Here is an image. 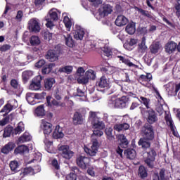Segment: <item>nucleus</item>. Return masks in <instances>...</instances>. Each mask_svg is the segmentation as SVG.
<instances>
[{"label": "nucleus", "instance_id": "obj_45", "mask_svg": "<svg viewBox=\"0 0 180 180\" xmlns=\"http://www.w3.org/2000/svg\"><path fill=\"white\" fill-rule=\"evenodd\" d=\"M31 140L32 136L26 133L23 134V135L18 139L20 143H26V141H30Z\"/></svg>", "mask_w": 180, "mask_h": 180}, {"label": "nucleus", "instance_id": "obj_14", "mask_svg": "<svg viewBox=\"0 0 180 180\" xmlns=\"http://www.w3.org/2000/svg\"><path fill=\"white\" fill-rule=\"evenodd\" d=\"M15 147H16V144H15V143L8 142L7 144L2 147L1 149V153H2V154L8 155L11 151H13Z\"/></svg>", "mask_w": 180, "mask_h": 180}, {"label": "nucleus", "instance_id": "obj_46", "mask_svg": "<svg viewBox=\"0 0 180 180\" xmlns=\"http://www.w3.org/2000/svg\"><path fill=\"white\" fill-rule=\"evenodd\" d=\"M12 110H13V105H12L11 103H8L1 110V112L4 113L5 112L6 113H9V112H12Z\"/></svg>", "mask_w": 180, "mask_h": 180}, {"label": "nucleus", "instance_id": "obj_21", "mask_svg": "<svg viewBox=\"0 0 180 180\" xmlns=\"http://www.w3.org/2000/svg\"><path fill=\"white\" fill-rule=\"evenodd\" d=\"M84 36L85 31H84V29L81 28V27H79V28L75 30L74 39L76 40H82Z\"/></svg>", "mask_w": 180, "mask_h": 180}, {"label": "nucleus", "instance_id": "obj_64", "mask_svg": "<svg viewBox=\"0 0 180 180\" xmlns=\"http://www.w3.org/2000/svg\"><path fill=\"white\" fill-rule=\"evenodd\" d=\"M144 62L147 64V65H151V61L153 59L148 58L147 55L143 56Z\"/></svg>", "mask_w": 180, "mask_h": 180}, {"label": "nucleus", "instance_id": "obj_23", "mask_svg": "<svg viewBox=\"0 0 180 180\" xmlns=\"http://www.w3.org/2000/svg\"><path fill=\"white\" fill-rule=\"evenodd\" d=\"M148 47L147 45H146V37H143L141 42L138 44V53H141V54H144L146 51H147Z\"/></svg>", "mask_w": 180, "mask_h": 180}, {"label": "nucleus", "instance_id": "obj_2", "mask_svg": "<svg viewBox=\"0 0 180 180\" xmlns=\"http://www.w3.org/2000/svg\"><path fill=\"white\" fill-rule=\"evenodd\" d=\"M89 120L93 124L94 130L93 131L94 136L96 137H101L103 136V129H105V123L102 121V118L98 116L96 112L90 111L89 112Z\"/></svg>", "mask_w": 180, "mask_h": 180}, {"label": "nucleus", "instance_id": "obj_34", "mask_svg": "<svg viewBox=\"0 0 180 180\" xmlns=\"http://www.w3.org/2000/svg\"><path fill=\"white\" fill-rule=\"evenodd\" d=\"M33 75V72L30 70H26L22 72V82L24 84H26L29 79H30V77Z\"/></svg>", "mask_w": 180, "mask_h": 180}, {"label": "nucleus", "instance_id": "obj_29", "mask_svg": "<svg viewBox=\"0 0 180 180\" xmlns=\"http://www.w3.org/2000/svg\"><path fill=\"white\" fill-rule=\"evenodd\" d=\"M84 152L90 155L91 157H95L96 155V153H98V149L93 148H88L87 146H84Z\"/></svg>", "mask_w": 180, "mask_h": 180}, {"label": "nucleus", "instance_id": "obj_7", "mask_svg": "<svg viewBox=\"0 0 180 180\" xmlns=\"http://www.w3.org/2000/svg\"><path fill=\"white\" fill-rule=\"evenodd\" d=\"M41 79L42 78L40 75L34 77L30 84V89H31V91H38V89H40L41 88Z\"/></svg>", "mask_w": 180, "mask_h": 180}, {"label": "nucleus", "instance_id": "obj_58", "mask_svg": "<svg viewBox=\"0 0 180 180\" xmlns=\"http://www.w3.org/2000/svg\"><path fill=\"white\" fill-rule=\"evenodd\" d=\"M51 165L55 168V169H60V165L58 164V161L57 159H53L51 161Z\"/></svg>", "mask_w": 180, "mask_h": 180}, {"label": "nucleus", "instance_id": "obj_1", "mask_svg": "<svg viewBox=\"0 0 180 180\" xmlns=\"http://www.w3.org/2000/svg\"><path fill=\"white\" fill-rule=\"evenodd\" d=\"M141 138L138 141V146L141 147L142 150H148L151 147V143L155 139V131L154 127L150 124H145L141 129Z\"/></svg>", "mask_w": 180, "mask_h": 180}, {"label": "nucleus", "instance_id": "obj_59", "mask_svg": "<svg viewBox=\"0 0 180 180\" xmlns=\"http://www.w3.org/2000/svg\"><path fill=\"white\" fill-rule=\"evenodd\" d=\"M44 37L45 40H51L53 39V34L46 31L44 34Z\"/></svg>", "mask_w": 180, "mask_h": 180}, {"label": "nucleus", "instance_id": "obj_27", "mask_svg": "<svg viewBox=\"0 0 180 180\" xmlns=\"http://www.w3.org/2000/svg\"><path fill=\"white\" fill-rule=\"evenodd\" d=\"M46 103H47L46 105L49 106V108H51L53 105L61 106V102H58L56 99H53L51 101V96H46Z\"/></svg>", "mask_w": 180, "mask_h": 180}, {"label": "nucleus", "instance_id": "obj_44", "mask_svg": "<svg viewBox=\"0 0 180 180\" xmlns=\"http://www.w3.org/2000/svg\"><path fill=\"white\" fill-rule=\"evenodd\" d=\"M167 172V170L165 168L160 169L159 172V176L160 178V180H169V176L165 174Z\"/></svg>", "mask_w": 180, "mask_h": 180}, {"label": "nucleus", "instance_id": "obj_60", "mask_svg": "<svg viewBox=\"0 0 180 180\" xmlns=\"http://www.w3.org/2000/svg\"><path fill=\"white\" fill-rule=\"evenodd\" d=\"M35 96V99H44V98L46 97V93L45 92H42V93H36L34 94Z\"/></svg>", "mask_w": 180, "mask_h": 180}, {"label": "nucleus", "instance_id": "obj_53", "mask_svg": "<svg viewBox=\"0 0 180 180\" xmlns=\"http://www.w3.org/2000/svg\"><path fill=\"white\" fill-rule=\"evenodd\" d=\"M73 68L72 66H65L59 69L60 72H66V74H70L72 72Z\"/></svg>", "mask_w": 180, "mask_h": 180}, {"label": "nucleus", "instance_id": "obj_63", "mask_svg": "<svg viewBox=\"0 0 180 180\" xmlns=\"http://www.w3.org/2000/svg\"><path fill=\"white\" fill-rule=\"evenodd\" d=\"M103 51L104 53V56H106V57H110V56H112V51L108 48H104Z\"/></svg>", "mask_w": 180, "mask_h": 180}, {"label": "nucleus", "instance_id": "obj_56", "mask_svg": "<svg viewBox=\"0 0 180 180\" xmlns=\"http://www.w3.org/2000/svg\"><path fill=\"white\" fill-rule=\"evenodd\" d=\"M72 174H75L77 176V175H79L81 174V171L79 170V168L77 166H73L71 167Z\"/></svg>", "mask_w": 180, "mask_h": 180}, {"label": "nucleus", "instance_id": "obj_25", "mask_svg": "<svg viewBox=\"0 0 180 180\" xmlns=\"http://www.w3.org/2000/svg\"><path fill=\"white\" fill-rule=\"evenodd\" d=\"M138 176L141 179H146L148 176V173L147 172V169L143 165L140 166L138 169Z\"/></svg>", "mask_w": 180, "mask_h": 180}, {"label": "nucleus", "instance_id": "obj_48", "mask_svg": "<svg viewBox=\"0 0 180 180\" xmlns=\"http://www.w3.org/2000/svg\"><path fill=\"white\" fill-rule=\"evenodd\" d=\"M138 12H139L140 14L142 15V16H146V18H148L149 19H153V15L150 14V12L148 11L143 10V8H137Z\"/></svg>", "mask_w": 180, "mask_h": 180}, {"label": "nucleus", "instance_id": "obj_3", "mask_svg": "<svg viewBox=\"0 0 180 180\" xmlns=\"http://www.w3.org/2000/svg\"><path fill=\"white\" fill-rule=\"evenodd\" d=\"M141 115L143 116V117L146 118V122L148 124H154L156 122L158 121V117H157V112L153 110V108H147L144 107H139Z\"/></svg>", "mask_w": 180, "mask_h": 180}, {"label": "nucleus", "instance_id": "obj_57", "mask_svg": "<svg viewBox=\"0 0 180 180\" xmlns=\"http://www.w3.org/2000/svg\"><path fill=\"white\" fill-rule=\"evenodd\" d=\"M11 85L14 89H18L19 88V83L18 82V80L15 79H11Z\"/></svg>", "mask_w": 180, "mask_h": 180}, {"label": "nucleus", "instance_id": "obj_9", "mask_svg": "<svg viewBox=\"0 0 180 180\" xmlns=\"http://www.w3.org/2000/svg\"><path fill=\"white\" fill-rule=\"evenodd\" d=\"M41 129L45 136H49L53 131V124L48 122L46 120H41Z\"/></svg>", "mask_w": 180, "mask_h": 180}, {"label": "nucleus", "instance_id": "obj_6", "mask_svg": "<svg viewBox=\"0 0 180 180\" xmlns=\"http://www.w3.org/2000/svg\"><path fill=\"white\" fill-rule=\"evenodd\" d=\"M129 98L126 96H122L120 98H117L112 102V105L115 109H124V108L127 107V103H129Z\"/></svg>", "mask_w": 180, "mask_h": 180}, {"label": "nucleus", "instance_id": "obj_11", "mask_svg": "<svg viewBox=\"0 0 180 180\" xmlns=\"http://www.w3.org/2000/svg\"><path fill=\"white\" fill-rule=\"evenodd\" d=\"M113 11L112 6L110 4H103L101 8V11H100L101 18H105L108 16Z\"/></svg>", "mask_w": 180, "mask_h": 180}, {"label": "nucleus", "instance_id": "obj_42", "mask_svg": "<svg viewBox=\"0 0 180 180\" xmlns=\"http://www.w3.org/2000/svg\"><path fill=\"white\" fill-rule=\"evenodd\" d=\"M63 23L68 32L71 30V26H72V22H71V19L68 18V16H65L63 18Z\"/></svg>", "mask_w": 180, "mask_h": 180}, {"label": "nucleus", "instance_id": "obj_28", "mask_svg": "<svg viewBox=\"0 0 180 180\" xmlns=\"http://www.w3.org/2000/svg\"><path fill=\"white\" fill-rule=\"evenodd\" d=\"M130 125L127 123L116 124L114 125V130L116 131H122V130H129Z\"/></svg>", "mask_w": 180, "mask_h": 180}, {"label": "nucleus", "instance_id": "obj_4", "mask_svg": "<svg viewBox=\"0 0 180 180\" xmlns=\"http://www.w3.org/2000/svg\"><path fill=\"white\" fill-rule=\"evenodd\" d=\"M147 157L145 159V164L147 167L153 169L154 168V162H155V157H157V152L154 148H150L149 152H147Z\"/></svg>", "mask_w": 180, "mask_h": 180}, {"label": "nucleus", "instance_id": "obj_22", "mask_svg": "<svg viewBox=\"0 0 180 180\" xmlns=\"http://www.w3.org/2000/svg\"><path fill=\"white\" fill-rule=\"evenodd\" d=\"M124 155L129 160H134L136 158V150L133 148H127L124 151Z\"/></svg>", "mask_w": 180, "mask_h": 180}, {"label": "nucleus", "instance_id": "obj_12", "mask_svg": "<svg viewBox=\"0 0 180 180\" xmlns=\"http://www.w3.org/2000/svg\"><path fill=\"white\" fill-rule=\"evenodd\" d=\"M28 27L32 32L39 33L40 32V25L36 19H31L28 23Z\"/></svg>", "mask_w": 180, "mask_h": 180}, {"label": "nucleus", "instance_id": "obj_30", "mask_svg": "<svg viewBox=\"0 0 180 180\" xmlns=\"http://www.w3.org/2000/svg\"><path fill=\"white\" fill-rule=\"evenodd\" d=\"M26 100L30 103V105H36L37 102L36 97L34 96V93H27L26 94Z\"/></svg>", "mask_w": 180, "mask_h": 180}, {"label": "nucleus", "instance_id": "obj_33", "mask_svg": "<svg viewBox=\"0 0 180 180\" xmlns=\"http://www.w3.org/2000/svg\"><path fill=\"white\" fill-rule=\"evenodd\" d=\"M125 30L129 34H134V33H136V24L134 22L129 23Z\"/></svg>", "mask_w": 180, "mask_h": 180}, {"label": "nucleus", "instance_id": "obj_61", "mask_svg": "<svg viewBox=\"0 0 180 180\" xmlns=\"http://www.w3.org/2000/svg\"><path fill=\"white\" fill-rule=\"evenodd\" d=\"M11 45L4 44L0 47V51L5 53V51H8V50H11Z\"/></svg>", "mask_w": 180, "mask_h": 180}, {"label": "nucleus", "instance_id": "obj_10", "mask_svg": "<svg viewBox=\"0 0 180 180\" xmlns=\"http://www.w3.org/2000/svg\"><path fill=\"white\" fill-rule=\"evenodd\" d=\"M76 162L79 168H82V169H86L89 164V158L85 156H79L77 158Z\"/></svg>", "mask_w": 180, "mask_h": 180}, {"label": "nucleus", "instance_id": "obj_18", "mask_svg": "<svg viewBox=\"0 0 180 180\" xmlns=\"http://www.w3.org/2000/svg\"><path fill=\"white\" fill-rule=\"evenodd\" d=\"M63 37L65 39V44L68 46V47H74V46H75V41H74L72 39L71 34L64 32Z\"/></svg>", "mask_w": 180, "mask_h": 180}, {"label": "nucleus", "instance_id": "obj_37", "mask_svg": "<svg viewBox=\"0 0 180 180\" xmlns=\"http://www.w3.org/2000/svg\"><path fill=\"white\" fill-rule=\"evenodd\" d=\"M160 42H155L150 45L149 50L152 54H157L160 51Z\"/></svg>", "mask_w": 180, "mask_h": 180}, {"label": "nucleus", "instance_id": "obj_38", "mask_svg": "<svg viewBox=\"0 0 180 180\" xmlns=\"http://www.w3.org/2000/svg\"><path fill=\"white\" fill-rule=\"evenodd\" d=\"M120 147L122 148H127L129 146V141L126 138L124 135H121L120 137Z\"/></svg>", "mask_w": 180, "mask_h": 180}, {"label": "nucleus", "instance_id": "obj_15", "mask_svg": "<svg viewBox=\"0 0 180 180\" xmlns=\"http://www.w3.org/2000/svg\"><path fill=\"white\" fill-rule=\"evenodd\" d=\"M96 86L98 88H109V81L105 75L101 77L96 83Z\"/></svg>", "mask_w": 180, "mask_h": 180}, {"label": "nucleus", "instance_id": "obj_20", "mask_svg": "<svg viewBox=\"0 0 180 180\" xmlns=\"http://www.w3.org/2000/svg\"><path fill=\"white\" fill-rule=\"evenodd\" d=\"M56 84V79L53 77H49L44 80V88L46 91H51V88Z\"/></svg>", "mask_w": 180, "mask_h": 180}, {"label": "nucleus", "instance_id": "obj_51", "mask_svg": "<svg viewBox=\"0 0 180 180\" xmlns=\"http://www.w3.org/2000/svg\"><path fill=\"white\" fill-rule=\"evenodd\" d=\"M23 176H26V175H34V169L32 167H25L22 172Z\"/></svg>", "mask_w": 180, "mask_h": 180}, {"label": "nucleus", "instance_id": "obj_26", "mask_svg": "<svg viewBox=\"0 0 180 180\" xmlns=\"http://www.w3.org/2000/svg\"><path fill=\"white\" fill-rule=\"evenodd\" d=\"M13 131H15L13 127L8 125L4 130L3 137L6 139V137H11V134L14 136Z\"/></svg>", "mask_w": 180, "mask_h": 180}, {"label": "nucleus", "instance_id": "obj_41", "mask_svg": "<svg viewBox=\"0 0 180 180\" xmlns=\"http://www.w3.org/2000/svg\"><path fill=\"white\" fill-rule=\"evenodd\" d=\"M117 58H119L120 63H122L125 65H128V67H133V63L130 62V60L128 58H125L122 56H117Z\"/></svg>", "mask_w": 180, "mask_h": 180}, {"label": "nucleus", "instance_id": "obj_13", "mask_svg": "<svg viewBox=\"0 0 180 180\" xmlns=\"http://www.w3.org/2000/svg\"><path fill=\"white\" fill-rule=\"evenodd\" d=\"M177 44L174 41L167 42L165 46V50L167 54H172L176 50Z\"/></svg>", "mask_w": 180, "mask_h": 180}, {"label": "nucleus", "instance_id": "obj_62", "mask_svg": "<svg viewBox=\"0 0 180 180\" xmlns=\"http://www.w3.org/2000/svg\"><path fill=\"white\" fill-rule=\"evenodd\" d=\"M66 180H77V175L70 173L66 176Z\"/></svg>", "mask_w": 180, "mask_h": 180}, {"label": "nucleus", "instance_id": "obj_39", "mask_svg": "<svg viewBox=\"0 0 180 180\" xmlns=\"http://www.w3.org/2000/svg\"><path fill=\"white\" fill-rule=\"evenodd\" d=\"M85 77H87L89 79L95 81L96 79V72H95L92 69H89L85 72Z\"/></svg>", "mask_w": 180, "mask_h": 180}, {"label": "nucleus", "instance_id": "obj_47", "mask_svg": "<svg viewBox=\"0 0 180 180\" xmlns=\"http://www.w3.org/2000/svg\"><path fill=\"white\" fill-rule=\"evenodd\" d=\"M30 42L31 46H39L40 44V39L37 36H32Z\"/></svg>", "mask_w": 180, "mask_h": 180}, {"label": "nucleus", "instance_id": "obj_50", "mask_svg": "<svg viewBox=\"0 0 180 180\" xmlns=\"http://www.w3.org/2000/svg\"><path fill=\"white\" fill-rule=\"evenodd\" d=\"M100 69L101 72H103V74H107V75L112 74V67L110 66H101Z\"/></svg>", "mask_w": 180, "mask_h": 180}, {"label": "nucleus", "instance_id": "obj_32", "mask_svg": "<svg viewBox=\"0 0 180 180\" xmlns=\"http://www.w3.org/2000/svg\"><path fill=\"white\" fill-rule=\"evenodd\" d=\"M53 67H54V64H53V63H49L48 65H45L41 70V72H42L43 75L50 74L51 72V71L53 70Z\"/></svg>", "mask_w": 180, "mask_h": 180}, {"label": "nucleus", "instance_id": "obj_5", "mask_svg": "<svg viewBox=\"0 0 180 180\" xmlns=\"http://www.w3.org/2000/svg\"><path fill=\"white\" fill-rule=\"evenodd\" d=\"M59 154L65 158V160H71L74 157V153L70 149L68 145H62L58 147Z\"/></svg>", "mask_w": 180, "mask_h": 180}, {"label": "nucleus", "instance_id": "obj_17", "mask_svg": "<svg viewBox=\"0 0 180 180\" xmlns=\"http://www.w3.org/2000/svg\"><path fill=\"white\" fill-rule=\"evenodd\" d=\"M129 20L123 15H118L115 22L116 26H118L120 27H122V26H126Z\"/></svg>", "mask_w": 180, "mask_h": 180}, {"label": "nucleus", "instance_id": "obj_24", "mask_svg": "<svg viewBox=\"0 0 180 180\" xmlns=\"http://www.w3.org/2000/svg\"><path fill=\"white\" fill-rule=\"evenodd\" d=\"M53 139H63L64 137V133H63V128L60 127L59 125L56 127V129L53 133Z\"/></svg>", "mask_w": 180, "mask_h": 180}, {"label": "nucleus", "instance_id": "obj_19", "mask_svg": "<svg viewBox=\"0 0 180 180\" xmlns=\"http://www.w3.org/2000/svg\"><path fill=\"white\" fill-rule=\"evenodd\" d=\"M73 124H82L84 123V117L82 114L79 112H75L72 118Z\"/></svg>", "mask_w": 180, "mask_h": 180}, {"label": "nucleus", "instance_id": "obj_52", "mask_svg": "<svg viewBox=\"0 0 180 180\" xmlns=\"http://www.w3.org/2000/svg\"><path fill=\"white\" fill-rule=\"evenodd\" d=\"M9 165L11 170L14 171V172H16L18 168H19V163L16 160L11 161Z\"/></svg>", "mask_w": 180, "mask_h": 180}, {"label": "nucleus", "instance_id": "obj_8", "mask_svg": "<svg viewBox=\"0 0 180 180\" xmlns=\"http://www.w3.org/2000/svg\"><path fill=\"white\" fill-rule=\"evenodd\" d=\"M153 80V75L151 73H146V75H141L138 78V82H140L143 86H147L148 84Z\"/></svg>", "mask_w": 180, "mask_h": 180}, {"label": "nucleus", "instance_id": "obj_55", "mask_svg": "<svg viewBox=\"0 0 180 180\" xmlns=\"http://www.w3.org/2000/svg\"><path fill=\"white\" fill-rule=\"evenodd\" d=\"M23 18V11H22L21 10L18 11L17 12V15L15 16V19L16 20H18V22H22V18Z\"/></svg>", "mask_w": 180, "mask_h": 180}, {"label": "nucleus", "instance_id": "obj_36", "mask_svg": "<svg viewBox=\"0 0 180 180\" xmlns=\"http://www.w3.org/2000/svg\"><path fill=\"white\" fill-rule=\"evenodd\" d=\"M22 131H25V124H23L22 122H20L17 127L14 128L13 134H20Z\"/></svg>", "mask_w": 180, "mask_h": 180}, {"label": "nucleus", "instance_id": "obj_43", "mask_svg": "<svg viewBox=\"0 0 180 180\" xmlns=\"http://www.w3.org/2000/svg\"><path fill=\"white\" fill-rule=\"evenodd\" d=\"M35 113L37 116H41V117L44 116V115H46V112L44 110V105H41L38 106L35 110Z\"/></svg>", "mask_w": 180, "mask_h": 180}, {"label": "nucleus", "instance_id": "obj_54", "mask_svg": "<svg viewBox=\"0 0 180 180\" xmlns=\"http://www.w3.org/2000/svg\"><path fill=\"white\" fill-rule=\"evenodd\" d=\"M34 65L37 68H41V67H44V65H46V60L41 59L37 62Z\"/></svg>", "mask_w": 180, "mask_h": 180}, {"label": "nucleus", "instance_id": "obj_40", "mask_svg": "<svg viewBox=\"0 0 180 180\" xmlns=\"http://www.w3.org/2000/svg\"><path fill=\"white\" fill-rule=\"evenodd\" d=\"M138 101L141 102V103H143L144 106H146V110L150 109V98H147L144 96H141L140 98H137Z\"/></svg>", "mask_w": 180, "mask_h": 180}, {"label": "nucleus", "instance_id": "obj_35", "mask_svg": "<svg viewBox=\"0 0 180 180\" xmlns=\"http://www.w3.org/2000/svg\"><path fill=\"white\" fill-rule=\"evenodd\" d=\"M49 19L53 22H57L58 20V13H57V10L53 8L49 11Z\"/></svg>", "mask_w": 180, "mask_h": 180}, {"label": "nucleus", "instance_id": "obj_16", "mask_svg": "<svg viewBox=\"0 0 180 180\" xmlns=\"http://www.w3.org/2000/svg\"><path fill=\"white\" fill-rule=\"evenodd\" d=\"M46 59L51 63L57 61V60H58V54L57 53V51L51 49L49 50L46 55Z\"/></svg>", "mask_w": 180, "mask_h": 180}, {"label": "nucleus", "instance_id": "obj_49", "mask_svg": "<svg viewBox=\"0 0 180 180\" xmlns=\"http://www.w3.org/2000/svg\"><path fill=\"white\" fill-rule=\"evenodd\" d=\"M157 96L158 99V102L160 104V108H157L156 110L160 113V109L162 108V105H164L165 102H164V98H162V97L161 96V94H160V92H157Z\"/></svg>", "mask_w": 180, "mask_h": 180}, {"label": "nucleus", "instance_id": "obj_31", "mask_svg": "<svg viewBox=\"0 0 180 180\" xmlns=\"http://www.w3.org/2000/svg\"><path fill=\"white\" fill-rule=\"evenodd\" d=\"M26 151H29V148L25 145H21L14 150V154H23Z\"/></svg>", "mask_w": 180, "mask_h": 180}]
</instances>
